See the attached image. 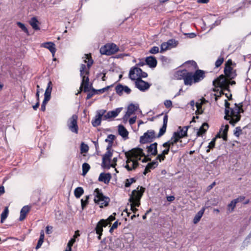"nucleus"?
Returning <instances> with one entry per match:
<instances>
[{"mask_svg":"<svg viewBox=\"0 0 251 251\" xmlns=\"http://www.w3.org/2000/svg\"><path fill=\"white\" fill-rule=\"evenodd\" d=\"M118 47L114 44H107L100 49V52L102 54L110 55L117 52Z\"/></svg>","mask_w":251,"mask_h":251,"instance_id":"9d476101","label":"nucleus"},{"mask_svg":"<svg viewBox=\"0 0 251 251\" xmlns=\"http://www.w3.org/2000/svg\"><path fill=\"white\" fill-rule=\"evenodd\" d=\"M41 47L48 49L51 53L52 56H54L56 51L55 44L51 42H46L41 45Z\"/></svg>","mask_w":251,"mask_h":251,"instance_id":"5701e85b","label":"nucleus"},{"mask_svg":"<svg viewBox=\"0 0 251 251\" xmlns=\"http://www.w3.org/2000/svg\"><path fill=\"white\" fill-rule=\"evenodd\" d=\"M146 63L151 68H154L157 65V60L155 57L150 56L147 57L145 60Z\"/></svg>","mask_w":251,"mask_h":251,"instance_id":"a878e982","label":"nucleus"},{"mask_svg":"<svg viewBox=\"0 0 251 251\" xmlns=\"http://www.w3.org/2000/svg\"><path fill=\"white\" fill-rule=\"evenodd\" d=\"M187 71L184 70H178L175 72L174 74V78L176 79L180 80L183 79L184 80V77L187 73Z\"/></svg>","mask_w":251,"mask_h":251,"instance_id":"cd10ccee","label":"nucleus"},{"mask_svg":"<svg viewBox=\"0 0 251 251\" xmlns=\"http://www.w3.org/2000/svg\"><path fill=\"white\" fill-rule=\"evenodd\" d=\"M96 94V90L92 88L91 91L87 94L86 99L87 100L90 99L93 97V95Z\"/></svg>","mask_w":251,"mask_h":251,"instance_id":"09e8293b","label":"nucleus"},{"mask_svg":"<svg viewBox=\"0 0 251 251\" xmlns=\"http://www.w3.org/2000/svg\"><path fill=\"white\" fill-rule=\"evenodd\" d=\"M175 198L174 196H171L167 197V200L168 201H172L175 200Z\"/></svg>","mask_w":251,"mask_h":251,"instance_id":"338daca9","label":"nucleus"},{"mask_svg":"<svg viewBox=\"0 0 251 251\" xmlns=\"http://www.w3.org/2000/svg\"><path fill=\"white\" fill-rule=\"evenodd\" d=\"M118 132L123 138L125 139L127 138L128 132L123 125H119L118 126Z\"/></svg>","mask_w":251,"mask_h":251,"instance_id":"c756f323","label":"nucleus"},{"mask_svg":"<svg viewBox=\"0 0 251 251\" xmlns=\"http://www.w3.org/2000/svg\"><path fill=\"white\" fill-rule=\"evenodd\" d=\"M52 89V84L51 81H50L48 83L47 87L46 89L44 96L50 98L51 93Z\"/></svg>","mask_w":251,"mask_h":251,"instance_id":"f704fd0d","label":"nucleus"},{"mask_svg":"<svg viewBox=\"0 0 251 251\" xmlns=\"http://www.w3.org/2000/svg\"><path fill=\"white\" fill-rule=\"evenodd\" d=\"M165 107L167 108H170L172 106V102L170 100H166L164 102Z\"/></svg>","mask_w":251,"mask_h":251,"instance_id":"864d4df0","label":"nucleus"},{"mask_svg":"<svg viewBox=\"0 0 251 251\" xmlns=\"http://www.w3.org/2000/svg\"><path fill=\"white\" fill-rule=\"evenodd\" d=\"M229 128V126L228 125H226L225 126H223L221 128L220 134L221 137L224 139V140L226 141L227 140V132L228 131Z\"/></svg>","mask_w":251,"mask_h":251,"instance_id":"7c9ffc66","label":"nucleus"},{"mask_svg":"<svg viewBox=\"0 0 251 251\" xmlns=\"http://www.w3.org/2000/svg\"><path fill=\"white\" fill-rule=\"evenodd\" d=\"M105 113L106 110L104 109H100L97 111L95 117L92 121V124L94 126L97 127L100 125L101 121L103 120V116Z\"/></svg>","mask_w":251,"mask_h":251,"instance_id":"f8f14e48","label":"nucleus"},{"mask_svg":"<svg viewBox=\"0 0 251 251\" xmlns=\"http://www.w3.org/2000/svg\"><path fill=\"white\" fill-rule=\"evenodd\" d=\"M208 128V125L207 123H203L202 126L200 127L199 130L197 132V135L199 136L202 135L205 132Z\"/></svg>","mask_w":251,"mask_h":251,"instance_id":"72a5a7b5","label":"nucleus"},{"mask_svg":"<svg viewBox=\"0 0 251 251\" xmlns=\"http://www.w3.org/2000/svg\"><path fill=\"white\" fill-rule=\"evenodd\" d=\"M77 118V116L74 114L68 119L67 123L69 129L75 133L78 132Z\"/></svg>","mask_w":251,"mask_h":251,"instance_id":"9b49d317","label":"nucleus"},{"mask_svg":"<svg viewBox=\"0 0 251 251\" xmlns=\"http://www.w3.org/2000/svg\"><path fill=\"white\" fill-rule=\"evenodd\" d=\"M9 213V210L8 207H5L3 211L1 214V220L0 222L1 223H3L5 220L6 219V218L8 216Z\"/></svg>","mask_w":251,"mask_h":251,"instance_id":"ea45409f","label":"nucleus"},{"mask_svg":"<svg viewBox=\"0 0 251 251\" xmlns=\"http://www.w3.org/2000/svg\"><path fill=\"white\" fill-rule=\"evenodd\" d=\"M38 21L35 17L31 18L30 21V24L32 26V28L35 30L39 29V27L38 25Z\"/></svg>","mask_w":251,"mask_h":251,"instance_id":"58836bf2","label":"nucleus"},{"mask_svg":"<svg viewBox=\"0 0 251 251\" xmlns=\"http://www.w3.org/2000/svg\"><path fill=\"white\" fill-rule=\"evenodd\" d=\"M82 175L85 176L90 169V165L87 163H84L82 164Z\"/></svg>","mask_w":251,"mask_h":251,"instance_id":"a19ab883","label":"nucleus"},{"mask_svg":"<svg viewBox=\"0 0 251 251\" xmlns=\"http://www.w3.org/2000/svg\"><path fill=\"white\" fill-rule=\"evenodd\" d=\"M224 57H222V56H220L218 59L216 60V61L215 62V66L216 67L218 68L219 67V66H220L224 62Z\"/></svg>","mask_w":251,"mask_h":251,"instance_id":"49530a36","label":"nucleus"},{"mask_svg":"<svg viewBox=\"0 0 251 251\" xmlns=\"http://www.w3.org/2000/svg\"><path fill=\"white\" fill-rule=\"evenodd\" d=\"M106 152L102 157V166L104 168L109 169L110 168L109 163L110 162V159L112 156V152L111 149H108L106 148Z\"/></svg>","mask_w":251,"mask_h":251,"instance_id":"ddd939ff","label":"nucleus"},{"mask_svg":"<svg viewBox=\"0 0 251 251\" xmlns=\"http://www.w3.org/2000/svg\"><path fill=\"white\" fill-rule=\"evenodd\" d=\"M29 207L28 206H24L20 212V216L19 218V220L22 221L24 220L26 217L27 213L29 211Z\"/></svg>","mask_w":251,"mask_h":251,"instance_id":"473e14b6","label":"nucleus"},{"mask_svg":"<svg viewBox=\"0 0 251 251\" xmlns=\"http://www.w3.org/2000/svg\"><path fill=\"white\" fill-rule=\"evenodd\" d=\"M136 181V179L134 178H131L129 179H127L126 180L125 182V186L126 187H129L131 184Z\"/></svg>","mask_w":251,"mask_h":251,"instance_id":"a18cd8bd","label":"nucleus"},{"mask_svg":"<svg viewBox=\"0 0 251 251\" xmlns=\"http://www.w3.org/2000/svg\"><path fill=\"white\" fill-rule=\"evenodd\" d=\"M241 132H242V129H241V127L239 126H238V127H236L234 134L236 136L238 137L240 135Z\"/></svg>","mask_w":251,"mask_h":251,"instance_id":"3c124183","label":"nucleus"},{"mask_svg":"<svg viewBox=\"0 0 251 251\" xmlns=\"http://www.w3.org/2000/svg\"><path fill=\"white\" fill-rule=\"evenodd\" d=\"M179 137L177 135V134L174 133L171 139L168 142L165 143H168L167 144L169 146V148H170L171 151L173 153H175L176 151V150H175L174 149V146L179 141Z\"/></svg>","mask_w":251,"mask_h":251,"instance_id":"6ab92c4d","label":"nucleus"},{"mask_svg":"<svg viewBox=\"0 0 251 251\" xmlns=\"http://www.w3.org/2000/svg\"><path fill=\"white\" fill-rule=\"evenodd\" d=\"M168 123V116L165 115L163 117V125L159 130L158 134L156 136L154 130H148L140 137V141L142 144L151 142L156 137L159 138L162 136L166 132Z\"/></svg>","mask_w":251,"mask_h":251,"instance_id":"20e7f679","label":"nucleus"},{"mask_svg":"<svg viewBox=\"0 0 251 251\" xmlns=\"http://www.w3.org/2000/svg\"><path fill=\"white\" fill-rule=\"evenodd\" d=\"M136 116L130 118L129 120V124L130 125L134 124L136 122Z\"/></svg>","mask_w":251,"mask_h":251,"instance_id":"bf43d9fd","label":"nucleus"},{"mask_svg":"<svg viewBox=\"0 0 251 251\" xmlns=\"http://www.w3.org/2000/svg\"><path fill=\"white\" fill-rule=\"evenodd\" d=\"M88 202H87V200H83V199L81 200V207L82 209H84L85 206L87 205Z\"/></svg>","mask_w":251,"mask_h":251,"instance_id":"680f3d73","label":"nucleus"},{"mask_svg":"<svg viewBox=\"0 0 251 251\" xmlns=\"http://www.w3.org/2000/svg\"><path fill=\"white\" fill-rule=\"evenodd\" d=\"M111 176L109 173H101L99 177V180L100 181L103 182L105 184L109 183Z\"/></svg>","mask_w":251,"mask_h":251,"instance_id":"bb28decb","label":"nucleus"},{"mask_svg":"<svg viewBox=\"0 0 251 251\" xmlns=\"http://www.w3.org/2000/svg\"><path fill=\"white\" fill-rule=\"evenodd\" d=\"M144 191V188L139 186L132 192L129 201L130 202V209L134 213L138 210L135 207H139L140 205V199Z\"/></svg>","mask_w":251,"mask_h":251,"instance_id":"39448f33","label":"nucleus"},{"mask_svg":"<svg viewBox=\"0 0 251 251\" xmlns=\"http://www.w3.org/2000/svg\"><path fill=\"white\" fill-rule=\"evenodd\" d=\"M178 128L179 129V131L177 132H175L174 133L177 134V135L179 137V139L187 136V133L188 128V126H184L182 128L179 126Z\"/></svg>","mask_w":251,"mask_h":251,"instance_id":"c85d7f7f","label":"nucleus"},{"mask_svg":"<svg viewBox=\"0 0 251 251\" xmlns=\"http://www.w3.org/2000/svg\"><path fill=\"white\" fill-rule=\"evenodd\" d=\"M204 77V73L201 70H197L195 73L187 72L184 77V83L185 85L191 86L193 83H197Z\"/></svg>","mask_w":251,"mask_h":251,"instance_id":"423d86ee","label":"nucleus"},{"mask_svg":"<svg viewBox=\"0 0 251 251\" xmlns=\"http://www.w3.org/2000/svg\"><path fill=\"white\" fill-rule=\"evenodd\" d=\"M176 42L174 40H169L167 42H164L161 45L160 52H162L168 50H170L176 46Z\"/></svg>","mask_w":251,"mask_h":251,"instance_id":"a211bd4d","label":"nucleus"},{"mask_svg":"<svg viewBox=\"0 0 251 251\" xmlns=\"http://www.w3.org/2000/svg\"><path fill=\"white\" fill-rule=\"evenodd\" d=\"M213 84L215 88L219 87L222 90H227L229 85V80L224 75H221L213 81Z\"/></svg>","mask_w":251,"mask_h":251,"instance_id":"1a4fd4ad","label":"nucleus"},{"mask_svg":"<svg viewBox=\"0 0 251 251\" xmlns=\"http://www.w3.org/2000/svg\"><path fill=\"white\" fill-rule=\"evenodd\" d=\"M205 210V208L202 207L201 209L196 214L193 219L194 224H196L200 221L201 218L203 215Z\"/></svg>","mask_w":251,"mask_h":251,"instance_id":"2f4dec72","label":"nucleus"},{"mask_svg":"<svg viewBox=\"0 0 251 251\" xmlns=\"http://www.w3.org/2000/svg\"><path fill=\"white\" fill-rule=\"evenodd\" d=\"M17 25L19 26V27L20 28H21L22 29V30L23 31H24L26 34H28V29H27V28L25 27V25L24 24L18 22L17 23Z\"/></svg>","mask_w":251,"mask_h":251,"instance_id":"c03bdc74","label":"nucleus"},{"mask_svg":"<svg viewBox=\"0 0 251 251\" xmlns=\"http://www.w3.org/2000/svg\"><path fill=\"white\" fill-rule=\"evenodd\" d=\"M84 61L85 64H81L80 68V75L82 78L80 89L84 88V92H89L90 90L91 86L89 84V77L88 75L89 73L90 67L93 63L91 57L88 54H85Z\"/></svg>","mask_w":251,"mask_h":251,"instance_id":"7ed1b4c3","label":"nucleus"},{"mask_svg":"<svg viewBox=\"0 0 251 251\" xmlns=\"http://www.w3.org/2000/svg\"><path fill=\"white\" fill-rule=\"evenodd\" d=\"M115 91L117 94L120 96L124 93L129 94L131 92V89L127 86H124L122 84H118L115 87Z\"/></svg>","mask_w":251,"mask_h":251,"instance_id":"f3484780","label":"nucleus"},{"mask_svg":"<svg viewBox=\"0 0 251 251\" xmlns=\"http://www.w3.org/2000/svg\"><path fill=\"white\" fill-rule=\"evenodd\" d=\"M224 73L226 78L228 79H232L235 78L236 75L235 71L229 65L226 66L224 69Z\"/></svg>","mask_w":251,"mask_h":251,"instance_id":"aec40b11","label":"nucleus"},{"mask_svg":"<svg viewBox=\"0 0 251 251\" xmlns=\"http://www.w3.org/2000/svg\"><path fill=\"white\" fill-rule=\"evenodd\" d=\"M115 213H114L113 215H110L108 218L107 220H106L107 221V222H108V225L110 224V223L114 221L115 219Z\"/></svg>","mask_w":251,"mask_h":251,"instance_id":"4d7b16f0","label":"nucleus"},{"mask_svg":"<svg viewBox=\"0 0 251 251\" xmlns=\"http://www.w3.org/2000/svg\"><path fill=\"white\" fill-rule=\"evenodd\" d=\"M147 75H147V74L146 73L143 72L142 71V73L140 74L139 78H141V77H146L147 76Z\"/></svg>","mask_w":251,"mask_h":251,"instance_id":"774afa93","label":"nucleus"},{"mask_svg":"<svg viewBox=\"0 0 251 251\" xmlns=\"http://www.w3.org/2000/svg\"><path fill=\"white\" fill-rule=\"evenodd\" d=\"M245 199V197L243 196L239 197V198L234 199V200L236 201V203L242 201Z\"/></svg>","mask_w":251,"mask_h":251,"instance_id":"e2e57ef3","label":"nucleus"},{"mask_svg":"<svg viewBox=\"0 0 251 251\" xmlns=\"http://www.w3.org/2000/svg\"><path fill=\"white\" fill-rule=\"evenodd\" d=\"M94 201L96 203L100 205V207L106 206L109 202V198L104 196L101 190L97 188L94 191Z\"/></svg>","mask_w":251,"mask_h":251,"instance_id":"6e6552de","label":"nucleus"},{"mask_svg":"<svg viewBox=\"0 0 251 251\" xmlns=\"http://www.w3.org/2000/svg\"><path fill=\"white\" fill-rule=\"evenodd\" d=\"M88 150V146L87 145L82 143L81 145V151L83 152H86Z\"/></svg>","mask_w":251,"mask_h":251,"instance_id":"603ef678","label":"nucleus"},{"mask_svg":"<svg viewBox=\"0 0 251 251\" xmlns=\"http://www.w3.org/2000/svg\"><path fill=\"white\" fill-rule=\"evenodd\" d=\"M110 86H107L106 87H104L102 89H100L99 90H96V94H99V93H103L105 91L108 90Z\"/></svg>","mask_w":251,"mask_h":251,"instance_id":"6e6d98bb","label":"nucleus"},{"mask_svg":"<svg viewBox=\"0 0 251 251\" xmlns=\"http://www.w3.org/2000/svg\"><path fill=\"white\" fill-rule=\"evenodd\" d=\"M139 108L138 104H130L127 107V111L123 117L124 121H127L129 117L132 115Z\"/></svg>","mask_w":251,"mask_h":251,"instance_id":"4468645a","label":"nucleus"},{"mask_svg":"<svg viewBox=\"0 0 251 251\" xmlns=\"http://www.w3.org/2000/svg\"><path fill=\"white\" fill-rule=\"evenodd\" d=\"M75 242V238H72L68 242L67 244V249L65 251H71L72 247L74 243Z\"/></svg>","mask_w":251,"mask_h":251,"instance_id":"37998d69","label":"nucleus"},{"mask_svg":"<svg viewBox=\"0 0 251 251\" xmlns=\"http://www.w3.org/2000/svg\"><path fill=\"white\" fill-rule=\"evenodd\" d=\"M215 139H213L209 144L208 146V149L206 150L207 152H209L210 151V149H212L215 146Z\"/></svg>","mask_w":251,"mask_h":251,"instance_id":"8fccbe9b","label":"nucleus"},{"mask_svg":"<svg viewBox=\"0 0 251 251\" xmlns=\"http://www.w3.org/2000/svg\"><path fill=\"white\" fill-rule=\"evenodd\" d=\"M115 136L113 134H110L108 136L107 138L105 140V142L108 143L107 147L108 149H111L113 140L115 139Z\"/></svg>","mask_w":251,"mask_h":251,"instance_id":"c9c22d12","label":"nucleus"},{"mask_svg":"<svg viewBox=\"0 0 251 251\" xmlns=\"http://www.w3.org/2000/svg\"><path fill=\"white\" fill-rule=\"evenodd\" d=\"M151 165H147V166L145 168V169L144 170V172L143 174L146 175L148 172H150V169H149V167Z\"/></svg>","mask_w":251,"mask_h":251,"instance_id":"69168bd1","label":"nucleus"},{"mask_svg":"<svg viewBox=\"0 0 251 251\" xmlns=\"http://www.w3.org/2000/svg\"><path fill=\"white\" fill-rule=\"evenodd\" d=\"M159 51V49L158 47H156V46H154L153 47H152L149 52L150 53H151V54H156L157 53H158Z\"/></svg>","mask_w":251,"mask_h":251,"instance_id":"de8ad7c7","label":"nucleus"},{"mask_svg":"<svg viewBox=\"0 0 251 251\" xmlns=\"http://www.w3.org/2000/svg\"><path fill=\"white\" fill-rule=\"evenodd\" d=\"M126 158L125 168L129 171L135 170L138 166V160L145 156L143 150L140 148H135L131 151L126 152Z\"/></svg>","mask_w":251,"mask_h":251,"instance_id":"f03ea898","label":"nucleus"},{"mask_svg":"<svg viewBox=\"0 0 251 251\" xmlns=\"http://www.w3.org/2000/svg\"><path fill=\"white\" fill-rule=\"evenodd\" d=\"M236 203H237L236 202V201L233 200L230 202V203L228 204L227 208L229 213H230L233 211Z\"/></svg>","mask_w":251,"mask_h":251,"instance_id":"79ce46f5","label":"nucleus"},{"mask_svg":"<svg viewBox=\"0 0 251 251\" xmlns=\"http://www.w3.org/2000/svg\"><path fill=\"white\" fill-rule=\"evenodd\" d=\"M84 193V190L81 187H77L74 191V194L76 198H79Z\"/></svg>","mask_w":251,"mask_h":251,"instance_id":"4c0bfd02","label":"nucleus"},{"mask_svg":"<svg viewBox=\"0 0 251 251\" xmlns=\"http://www.w3.org/2000/svg\"><path fill=\"white\" fill-rule=\"evenodd\" d=\"M200 101H198L196 103V106L197 108V110L196 111V113L201 114V112H200V109L201 108L202 105L206 102V100L204 99H202L200 100Z\"/></svg>","mask_w":251,"mask_h":251,"instance_id":"e433bc0d","label":"nucleus"},{"mask_svg":"<svg viewBox=\"0 0 251 251\" xmlns=\"http://www.w3.org/2000/svg\"><path fill=\"white\" fill-rule=\"evenodd\" d=\"M50 98L44 96V99L42 102L43 105H46L47 102L50 100Z\"/></svg>","mask_w":251,"mask_h":251,"instance_id":"0e129e2a","label":"nucleus"},{"mask_svg":"<svg viewBox=\"0 0 251 251\" xmlns=\"http://www.w3.org/2000/svg\"><path fill=\"white\" fill-rule=\"evenodd\" d=\"M108 225V222L104 219L100 220L97 224L95 228L96 233L99 235L98 239H100L102 232L103 231V227H105Z\"/></svg>","mask_w":251,"mask_h":251,"instance_id":"2eb2a0df","label":"nucleus"},{"mask_svg":"<svg viewBox=\"0 0 251 251\" xmlns=\"http://www.w3.org/2000/svg\"><path fill=\"white\" fill-rule=\"evenodd\" d=\"M157 144L156 143H154L153 144H151L149 146L147 147L148 153L150 155H152L153 156L157 155Z\"/></svg>","mask_w":251,"mask_h":251,"instance_id":"393cba45","label":"nucleus"},{"mask_svg":"<svg viewBox=\"0 0 251 251\" xmlns=\"http://www.w3.org/2000/svg\"><path fill=\"white\" fill-rule=\"evenodd\" d=\"M148 165H151L149 167V169L151 170L155 168L158 165V162L157 161H153L148 163Z\"/></svg>","mask_w":251,"mask_h":251,"instance_id":"5fc2aeb1","label":"nucleus"},{"mask_svg":"<svg viewBox=\"0 0 251 251\" xmlns=\"http://www.w3.org/2000/svg\"><path fill=\"white\" fill-rule=\"evenodd\" d=\"M122 108H117L116 109L109 111L106 114H104L103 120H106L110 118L117 117L121 111Z\"/></svg>","mask_w":251,"mask_h":251,"instance_id":"4be33fe9","label":"nucleus"},{"mask_svg":"<svg viewBox=\"0 0 251 251\" xmlns=\"http://www.w3.org/2000/svg\"><path fill=\"white\" fill-rule=\"evenodd\" d=\"M44 242V240H42V239H39L38 241V243H37V245L36 247V249L37 250L38 249H39L41 246H42L43 243Z\"/></svg>","mask_w":251,"mask_h":251,"instance_id":"052dcab7","label":"nucleus"},{"mask_svg":"<svg viewBox=\"0 0 251 251\" xmlns=\"http://www.w3.org/2000/svg\"><path fill=\"white\" fill-rule=\"evenodd\" d=\"M141 73H142V70L140 68L135 67L130 70L129 77L132 80H137V79L140 78L139 76Z\"/></svg>","mask_w":251,"mask_h":251,"instance_id":"412c9836","label":"nucleus"},{"mask_svg":"<svg viewBox=\"0 0 251 251\" xmlns=\"http://www.w3.org/2000/svg\"><path fill=\"white\" fill-rule=\"evenodd\" d=\"M167 144L168 143H164L162 145V146L164 147L165 149L162 151L161 153L158 154L156 157V159L159 160L160 162L165 159V155L168 154L169 152L170 148Z\"/></svg>","mask_w":251,"mask_h":251,"instance_id":"b1692460","label":"nucleus"},{"mask_svg":"<svg viewBox=\"0 0 251 251\" xmlns=\"http://www.w3.org/2000/svg\"><path fill=\"white\" fill-rule=\"evenodd\" d=\"M135 85L138 89L142 91L148 90L150 87V85L148 82L143 81L141 78L136 80Z\"/></svg>","mask_w":251,"mask_h":251,"instance_id":"dca6fc26","label":"nucleus"},{"mask_svg":"<svg viewBox=\"0 0 251 251\" xmlns=\"http://www.w3.org/2000/svg\"><path fill=\"white\" fill-rule=\"evenodd\" d=\"M230 103L227 100H225V119L229 121V123L232 126H234L240 120L241 113L244 112L242 109V103L237 104H234L233 107L230 108L229 107Z\"/></svg>","mask_w":251,"mask_h":251,"instance_id":"f257e3e1","label":"nucleus"},{"mask_svg":"<svg viewBox=\"0 0 251 251\" xmlns=\"http://www.w3.org/2000/svg\"><path fill=\"white\" fill-rule=\"evenodd\" d=\"M117 161V157H114L113 160H112V163L111 164L109 163L110 167H113V168H115L116 165Z\"/></svg>","mask_w":251,"mask_h":251,"instance_id":"13d9d810","label":"nucleus"},{"mask_svg":"<svg viewBox=\"0 0 251 251\" xmlns=\"http://www.w3.org/2000/svg\"><path fill=\"white\" fill-rule=\"evenodd\" d=\"M94 201L96 203L100 205V207L106 206L109 202V198L104 196L101 190L97 188L94 191Z\"/></svg>","mask_w":251,"mask_h":251,"instance_id":"0eeeda50","label":"nucleus"}]
</instances>
